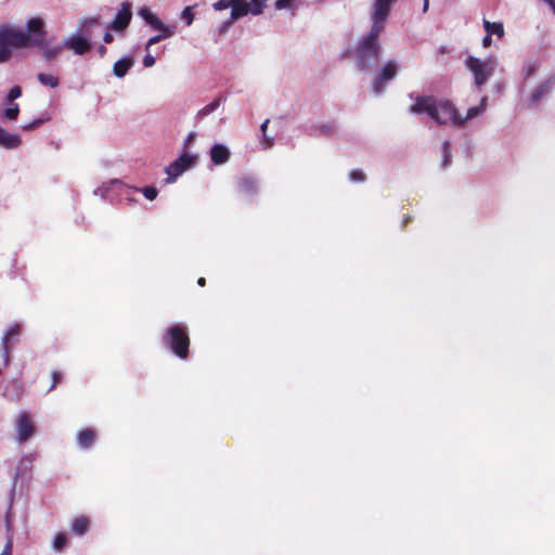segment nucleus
<instances>
[{
	"mask_svg": "<svg viewBox=\"0 0 555 555\" xmlns=\"http://www.w3.org/2000/svg\"><path fill=\"white\" fill-rule=\"evenodd\" d=\"M410 111L416 115L426 113L438 125H447L448 122H452L457 127L464 125L463 117L459 114L454 104L449 100L437 101L431 95H420L416 96L414 104L410 107Z\"/></svg>",
	"mask_w": 555,
	"mask_h": 555,
	"instance_id": "obj_1",
	"label": "nucleus"
},
{
	"mask_svg": "<svg viewBox=\"0 0 555 555\" xmlns=\"http://www.w3.org/2000/svg\"><path fill=\"white\" fill-rule=\"evenodd\" d=\"M382 31H378L376 27H371L369 34L359 41L356 53L360 70L370 69L379 61L382 47L378 37Z\"/></svg>",
	"mask_w": 555,
	"mask_h": 555,
	"instance_id": "obj_2",
	"label": "nucleus"
},
{
	"mask_svg": "<svg viewBox=\"0 0 555 555\" xmlns=\"http://www.w3.org/2000/svg\"><path fill=\"white\" fill-rule=\"evenodd\" d=\"M162 340L164 346L179 359L189 358L191 339L185 324L176 323L168 326L163 333Z\"/></svg>",
	"mask_w": 555,
	"mask_h": 555,
	"instance_id": "obj_3",
	"label": "nucleus"
},
{
	"mask_svg": "<svg viewBox=\"0 0 555 555\" xmlns=\"http://www.w3.org/2000/svg\"><path fill=\"white\" fill-rule=\"evenodd\" d=\"M29 40V36L24 30L2 25L0 27V63H5L11 59L12 49L30 47Z\"/></svg>",
	"mask_w": 555,
	"mask_h": 555,
	"instance_id": "obj_4",
	"label": "nucleus"
},
{
	"mask_svg": "<svg viewBox=\"0 0 555 555\" xmlns=\"http://www.w3.org/2000/svg\"><path fill=\"white\" fill-rule=\"evenodd\" d=\"M465 65L473 73L475 85L478 88H481L493 75L496 67V62L492 57L480 60L469 55L465 60Z\"/></svg>",
	"mask_w": 555,
	"mask_h": 555,
	"instance_id": "obj_5",
	"label": "nucleus"
},
{
	"mask_svg": "<svg viewBox=\"0 0 555 555\" xmlns=\"http://www.w3.org/2000/svg\"><path fill=\"white\" fill-rule=\"evenodd\" d=\"M26 29L27 31L25 33L30 38L29 46L43 47L47 35L43 20L40 17H31L26 24Z\"/></svg>",
	"mask_w": 555,
	"mask_h": 555,
	"instance_id": "obj_6",
	"label": "nucleus"
},
{
	"mask_svg": "<svg viewBox=\"0 0 555 555\" xmlns=\"http://www.w3.org/2000/svg\"><path fill=\"white\" fill-rule=\"evenodd\" d=\"M396 0H376L372 14V27H376L378 31H383L385 23L390 12V8Z\"/></svg>",
	"mask_w": 555,
	"mask_h": 555,
	"instance_id": "obj_7",
	"label": "nucleus"
},
{
	"mask_svg": "<svg viewBox=\"0 0 555 555\" xmlns=\"http://www.w3.org/2000/svg\"><path fill=\"white\" fill-rule=\"evenodd\" d=\"M131 17H132L131 4L129 2H122L121 8L119 9L115 18L108 26V29L115 30V31H124L128 27V25L131 21Z\"/></svg>",
	"mask_w": 555,
	"mask_h": 555,
	"instance_id": "obj_8",
	"label": "nucleus"
},
{
	"mask_svg": "<svg viewBox=\"0 0 555 555\" xmlns=\"http://www.w3.org/2000/svg\"><path fill=\"white\" fill-rule=\"evenodd\" d=\"M397 75V64L395 61L387 62L382 72L375 77L373 88L376 93H380L385 83L391 79H393Z\"/></svg>",
	"mask_w": 555,
	"mask_h": 555,
	"instance_id": "obj_9",
	"label": "nucleus"
},
{
	"mask_svg": "<svg viewBox=\"0 0 555 555\" xmlns=\"http://www.w3.org/2000/svg\"><path fill=\"white\" fill-rule=\"evenodd\" d=\"M17 440L23 443L35 433V425L29 413H22L16 422Z\"/></svg>",
	"mask_w": 555,
	"mask_h": 555,
	"instance_id": "obj_10",
	"label": "nucleus"
},
{
	"mask_svg": "<svg viewBox=\"0 0 555 555\" xmlns=\"http://www.w3.org/2000/svg\"><path fill=\"white\" fill-rule=\"evenodd\" d=\"M212 7L216 11H222L231 7V22L247 15V8L241 3V0H219Z\"/></svg>",
	"mask_w": 555,
	"mask_h": 555,
	"instance_id": "obj_11",
	"label": "nucleus"
},
{
	"mask_svg": "<svg viewBox=\"0 0 555 555\" xmlns=\"http://www.w3.org/2000/svg\"><path fill=\"white\" fill-rule=\"evenodd\" d=\"M63 47L73 50L77 55H83L92 48L88 39L81 36L69 37L64 40Z\"/></svg>",
	"mask_w": 555,
	"mask_h": 555,
	"instance_id": "obj_12",
	"label": "nucleus"
},
{
	"mask_svg": "<svg viewBox=\"0 0 555 555\" xmlns=\"http://www.w3.org/2000/svg\"><path fill=\"white\" fill-rule=\"evenodd\" d=\"M22 144L20 135L10 133L4 128L0 127V146L7 150L17 149Z\"/></svg>",
	"mask_w": 555,
	"mask_h": 555,
	"instance_id": "obj_13",
	"label": "nucleus"
},
{
	"mask_svg": "<svg viewBox=\"0 0 555 555\" xmlns=\"http://www.w3.org/2000/svg\"><path fill=\"white\" fill-rule=\"evenodd\" d=\"M211 162L216 165H222L230 158L229 150L222 144H215L210 150Z\"/></svg>",
	"mask_w": 555,
	"mask_h": 555,
	"instance_id": "obj_14",
	"label": "nucleus"
},
{
	"mask_svg": "<svg viewBox=\"0 0 555 555\" xmlns=\"http://www.w3.org/2000/svg\"><path fill=\"white\" fill-rule=\"evenodd\" d=\"M237 190L242 194L251 195L257 190V182L250 176H243L237 181Z\"/></svg>",
	"mask_w": 555,
	"mask_h": 555,
	"instance_id": "obj_15",
	"label": "nucleus"
},
{
	"mask_svg": "<svg viewBox=\"0 0 555 555\" xmlns=\"http://www.w3.org/2000/svg\"><path fill=\"white\" fill-rule=\"evenodd\" d=\"M89 528H90V518L85 515H80V516L74 518L72 521V531L76 535H83L85 533L88 532Z\"/></svg>",
	"mask_w": 555,
	"mask_h": 555,
	"instance_id": "obj_16",
	"label": "nucleus"
},
{
	"mask_svg": "<svg viewBox=\"0 0 555 555\" xmlns=\"http://www.w3.org/2000/svg\"><path fill=\"white\" fill-rule=\"evenodd\" d=\"M95 436L96 434L92 428H85L77 435L78 444L83 449H88L93 444Z\"/></svg>",
	"mask_w": 555,
	"mask_h": 555,
	"instance_id": "obj_17",
	"label": "nucleus"
},
{
	"mask_svg": "<svg viewBox=\"0 0 555 555\" xmlns=\"http://www.w3.org/2000/svg\"><path fill=\"white\" fill-rule=\"evenodd\" d=\"M133 65L132 57H122L114 63L113 73L116 77H124Z\"/></svg>",
	"mask_w": 555,
	"mask_h": 555,
	"instance_id": "obj_18",
	"label": "nucleus"
},
{
	"mask_svg": "<svg viewBox=\"0 0 555 555\" xmlns=\"http://www.w3.org/2000/svg\"><path fill=\"white\" fill-rule=\"evenodd\" d=\"M551 91V81H545L538 86L530 95V104H538Z\"/></svg>",
	"mask_w": 555,
	"mask_h": 555,
	"instance_id": "obj_19",
	"label": "nucleus"
},
{
	"mask_svg": "<svg viewBox=\"0 0 555 555\" xmlns=\"http://www.w3.org/2000/svg\"><path fill=\"white\" fill-rule=\"evenodd\" d=\"M267 1L268 0H241V3L247 8V14L259 15L266 8Z\"/></svg>",
	"mask_w": 555,
	"mask_h": 555,
	"instance_id": "obj_20",
	"label": "nucleus"
},
{
	"mask_svg": "<svg viewBox=\"0 0 555 555\" xmlns=\"http://www.w3.org/2000/svg\"><path fill=\"white\" fill-rule=\"evenodd\" d=\"M21 334V326L18 324H15L13 325L4 335V337L2 338V345H3V350L5 353H9L10 352V344L11 341L18 337Z\"/></svg>",
	"mask_w": 555,
	"mask_h": 555,
	"instance_id": "obj_21",
	"label": "nucleus"
},
{
	"mask_svg": "<svg viewBox=\"0 0 555 555\" xmlns=\"http://www.w3.org/2000/svg\"><path fill=\"white\" fill-rule=\"evenodd\" d=\"M482 26L486 30V33H489V35H496L499 38H502L504 36V27L502 23L496 22H489L487 20H483Z\"/></svg>",
	"mask_w": 555,
	"mask_h": 555,
	"instance_id": "obj_22",
	"label": "nucleus"
},
{
	"mask_svg": "<svg viewBox=\"0 0 555 555\" xmlns=\"http://www.w3.org/2000/svg\"><path fill=\"white\" fill-rule=\"evenodd\" d=\"M141 15L146 21V23L155 29L167 27L155 14L151 13L147 10H142Z\"/></svg>",
	"mask_w": 555,
	"mask_h": 555,
	"instance_id": "obj_23",
	"label": "nucleus"
},
{
	"mask_svg": "<svg viewBox=\"0 0 555 555\" xmlns=\"http://www.w3.org/2000/svg\"><path fill=\"white\" fill-rule=\"evenodd\" d=\"M37 78L41 85L48 86L50 88H56L60 85L57 77L44 73H39Z\"/></svg>",
	"mask_w": 555,
	"mask_h": 555,
	"instance_id": "obj_24",
	"label": "nucleus"
},
{
	"mask_svg": "<svg viewBox=\"0 0 555 555\" xmlns=\"http://www.w3.org/2000/svg\"><path fill=\"white\" fill-rule=\"evenodd\" d=\"M486 105H487V98L483 96L481 99V103L479 106H474V107L468 108L466 116L463 117L464 121L477 117L479 114H481L486 109Z\"/></svg>",
	"mask_w": 555,
	"mask_h": 555,
	"instance_id": "obj_25",
	"label": "nucleus"
},
{
	"mask_svg": "<svg viewBox=\"0 0 555 555\" xmlns=\"http://www.w3.org/2000/svg\"><path fill=\"white\" fill-rule=\"evenodd\" d=\"M158 30H162V34L151 37L146 43V49H149L151 46L159 42L160 40L171 37L173 35V31L169 27L159 28Z\"/></svg>",
	"mask_w": 555,
	"mask_h": 555,
	"instance_id": "obj_26",
	"label": "nucleus"
},
{
	"mask_svg": "<svg viewBox=\"0 0 555 555\" xmlns=\"http://www.w3.org/2000/svg\"><path fill=\"white\" fill-rule=\"evenodd\" d=\"M166 171L169 177L177 178L178 176L185 171V166L180 165L177 160H175L167 167Z\"/></svg>",
	"mask_w": 555,
	"mask_h": 555,
	"instance_id": "obj_27",
	"label": "nucleus"
},
{
	"mask_svg": "<svg viewBox=\"0 0 555 555\" xmlns=\"http://www.w3.org/2000/svg\"><path fill=\"white\" fill-rule=\"evenodd\" d=\"M67 543V537L65 533L60 532L54 537L53 547L55 551H62Z\"/></svg>",
	"mask_w": 555,
	"mask_h": 555,
	"instance_id": "obj_28",
	"label": "nucleus"
},
{
	"mask_svg": "<svg viewBox=\"0 0 555 555\" xmlns=\"http://www.w3.org/2000/svg\"><path fill=\"white\" fill-rule=\"evenodd\" d=\"M63 48H64L63 46H57V47L46 49L43 51L42 55L46 60H49V61L53 60L63 51Z\"/></svg>",
	"mask_w": 555,
	"mask_h": 555,
	"instance_id": "obj_29",
	"label": "nucleus"
},
{
	"mask_svg": "<svg viewBox=\"0 0 555 555\" xmlns=\"http://www.w3.org/2000/svg\"><path fill=\"white\" fill-rule=\"evenodd\" d=\"M20 114L18 104L14 103L11 107H8L3 111V116L7 119L15 120Z\"/></svg>",
	"mask_w": 555,
	"mask_h": 555,
	"instance_id": "obj_30",
	"label": "nucleus"
},
{
	"mask_svg": "<svg viewBox=\"0 0 555 555\" xmlns=\"http://www.w3.org/2000/svg\"><path fill=\"white\" fill-rule=\"evenodd\" d=\"M180 165L185 166V170L189 169L196 160L195 156L190 155L189 153L182 154L178 159H176Z\"/></svg>",
	"mask_w": 555,
	"mask_h": 555,
	"instance_id": "obj_31",
	"label": "nucleus"
},
{
	"mask_svg": "<svg viewBox=\"0 0 555 555\" xmlns=\"http://www.w3.org/2000/svg\"><path fill=\"white\" fill-rule=\"evenodd\" d=\"M268 124H269V119H266L261 126H260V130L262 132V135H263V144H264V149H269L273 145V139L272 138H269L267 137V127H268Z\"/></svg>",
	"mask_w": 555,
	"mask_h": 555,
	"instance_id": "obj_32",
	"label": "nucleus"
},
{
	"mask_svg": "<svg viewBox=\"0 0 555 555\" xmlns=\"http://www.w3.org/2000/svg\"><path fill=\"white\" fill-rule=\"evenodd\" d=\"M442 154H443V167H447L451 163L450 143L448 141H444L442 143Z\"/></svg>",
	"mask_w": 555,
	"mask_h": 555,
	"instance_id": "obj_33",
	"label": "nucleus"
},
{
	"mask_svg": "<svg viewBox=\"0 0 555 555\" xmlns=\"http://www.w3.org/2000/svg\"><path fill=\"white\" fill-rule=\"evenodd\" d=\"M349 179L353 182H363L366 179V176L362 170L353 169L349 173Z\"/></svg>",
	"mask_w": 555,
	"mask_h": 555,
	"instance_id": "obj_34",
	"label": "nucleus"
},
{
	"mask_svg": "<svg viewBox=\"0 0 555 555\" xmlns=\"http://www.w3.org/2000/svg\"><path fill=\"white\" fill-rule=\"evenodd\" d=\"M220 105V99H215L211 103L207 104L205 107L201 109L202 115H208L217 109Z\"/></svg>",
	"mask_w": 555,
	"mask_h": 555,
	"instance_id": "obj_35",
	"label": "nucleus"
},
{
	"mask_svg": "<svg viewBox=\"0 0 555 555\" xmlns=\"http://www.w3.org/2000/svg\"><path fill=\"white\" fill-rule=\"evenodd\" d=\"M48 118H37L35 120H33L29 124H26V125H23L22 126V129L24 131H30V130H34L38 127H40Z\"/></svg>",
	"mask_w": 555,
	"mask_h": 555,
	"instance_id": "obj_36",
	"label": "nucleus"
},
{
	"mask_svg": "<svg viewBox=\"0 0 555 555\" xmlns=\"http://www.w3.org/2000/svg\"><path fill=\"white\" fill-rule=\"evenodd\" d=\"M142 193L147 199L153 201L157 197L158 191L154 186H145L142 189Z\"/></svg>",
	"mask_w": 555,
	"mask_h": 555,
	"instance_id": "obj_37",
	"label": "nucleus"
},
{
	"mask_svg": "<svg viewBox=\"0 0 555 555\" xmlns=\"http://www.w3.org/2000/svg\"><path fill=\"white\" fill-rule=\"evenodd\" d=\"M192 10L193 7H185L182 11V18L185 21L186 25H191L194 20Z\"/></svg>",
	"mask_w": 555,
	"mask_h": 555,
	"instance_id": "obj_38",
	"label": "nucleus"
},
{
	"mask_svg": "<svg viewBox=\"0 0 555 555\" xmlns=\"http://www.w3.org/2000/svg\"><path fill=\"white\" fill-rule=\"evenodd\" d=\"M51 377H52V384L49 388V391L50 390H53L54 388H56V386L61 383V380L63 379V374L60 372V371H53L51 373Z\"/></svg>",
	"mask_w": 555,
	"mask_h": 555,
	"instance_id": "obj_39",
	"label": "nucleus"
},
{
	"mask_svg": "<svg viewBox=\"0 0 555 555\" xmlns=\"http://www.w3.org/2000/svg\"><path fill=\"white\" fill-rule=\"evenodd\" d=\"M295 1L296 0H276L275 1V9L276 10H283V9L293 8Z\"/></svg>",
	"mask_w": 555,
	"mask_h": 555,
	"instance_id": "obj_40",
	"label": "nucleus"
},
{
	"mask_svg": "<svg viewBox=\"0 0 555 555\" xmlns=\"http://www.w3.org/2000/svg\"><path fill=\"white\" fill-rule=\"evenodd\" d=\"M22 95V89L21 87L18 86H14L13 88H11V90L9 91V94H8V98L10 100H15L17 98H20Z\"/></svg>",
	"mask_w": 555,
	"mask_h": 555,
	"instance_id": "obj_41",
	"label": "nucleus"
},
{
	"mask_svg": "<svg viewBox=\"0 0 555 555\" xmlns=\"http://www.w3.org/2000/svg\"><path fill=\"white\" fill-rule=\"evenodd\" d=\"M524 75L526 78H529L535 72V65L533 63H528L524 66Z\"/></svg>",
	"mask_w": 555,
	"mask_h": 555,
	"instance_id": "obj_42",
	"label": "nucleus"
},
{
	"mask_svg": "<svg viewBox=\"0 0 555 555\" xmlns=\"http://www.w3.org/2000/svg\"><path fill=\"white\" fill-rule=\"evenodd\" d=\"M320 129H321V132L324 133L325 135H331L336 130L335 126L332 124L322 125Z\"/></svg>",
	"mask_w": 555,
	"mask_h": 555,
	"instance_id": "obj_43",
	"label": "nucleus"
},
{
	"mask_svg": "<svg viewBox=\"0 0 555 555\" xmlns=\"http://www.w3.org/2000/svg\"><path fill=\"white\" fill-rule=\"evenodd\" d=\"M155 64V57L151 54H146L143 59V65L145 67H152Z\"/></svg>",
	"mask_w": 555,
	"mask_h": 555,
	"instance_id": "obj_44",
	"label": "nucleus"
},
{
	"mask_svg": "<svg viewBox=\"0 0 555 555\" xmlns=\"http://www.w3.org/2000/svg\"><path fill=\"white\" fill-rule=\"evenodd\" d=\"M491 43H492L491 35H489V33H487L486 36L482 39V46L485 48H488V47L491 46Z\"/></svg>",
	"mask_w": 555,
	"mask_h": 555,
	"instance_id": "obj_45",
	"label": "nucleus"
},
{
	"mask_svg": "<svg viewBox=\"0 0 555 555\" xmlns=\"http://www.w3.org/2000/svg\"><path fill=\"white\" fill-rule=\"evenodd\" d=\"M11 554H12V542H11V541H9V542L5 544V546H4V548H3V551H2V553H1L0 555H11Z\"/></svg>",
	"mask_w": 555,
	"mask_h": 555,
	"instance_id": "obj_46",
	"label": "nucleus"
},
{
	"mask_svg": "<svg viewBox=\"0 0 555 555\" xmlns=\"http://www.w3.org/2000/svg\"><path fill=\"white\" fill-rule=\"evenodd\" d=\"M113 40H114L113 35H112L109 31H106V33L104 34V36H103V41H104L105 43H111V42H113Z\"/></svg>",
	"mask_w": 555,
	"mask_h": 555,
	"instance_id": "obj_47",
	"label": "nucleus"
},
{
	"mask_svg": "<svg viewBox=\"0 0 555 555\" xmlns=\"http://www.w3.org/2000/svg\"><path fill=\"white\" fill-rule=\"evenodd\" d=\"M107 52V48L104 44L98 47V54L100 57H103Z\"/></svg>",
	"mask_w": 555,
	"mask_h": 555,
	"instance_id": "obj_48",
	"label": "nucleus"
},
{
	"mask_svg": "<svg viewBox=\"0 0 555 555\" xmlns=\"http://www.w3.org/2000/svg\"><path fill=\"white\" fill-rule=\"evenodd\" d=\"M544 1L550 5L551 10L555 14V0H544Z\"/></svg>",
	"mask_w": 555,
	"mask_h": 555,
	"instance_id": "obj_49",
	"label": "nucleus"
},
{
	"mask_svg": "<svg viewBox=\"0 0 555 555\" xmlns=\"http://www.w3.org/2000/svg\"><path fill=\"white\" fill-rule=\"evenodd\" d=\"M412 220V217L410 215H405L403 218V227H406V224Z\"/></svg>",
	"mask_w": 555,
	"mask_h": 555,
	"instance_id": "obj_50",
	"label": "nucleus"
},
{
	"mask_svg": "<svg viewBox=\"0 0 555 555\" xmlns=\"http://www.w3.org/2000/svg\"><path fill=\"white\" fill-rule=\"evenodd\" d=\"M197 284H198L199 286H205V285H206V279H205V278H199V279L197 280Z\"/></svg>",
	"mask_w": 555,
	"mask_h": 555,
	"instance_id": "obj_51",
	"label": "nucleus"
},
{
	"mask_svg": "<svg viewBox=\"0 0 555 555\" xmlns=\"http://www.w3.org/2000/svg\"><path fill=\"white\" fill-rule=\"evenodd\" d=\"M429 0H424V8L423 10L426 11L428 9Z\"/></svg>",
	"mask_w": 555,
	"mask_h": 555,
	"instance_id": "obj_52",
	"label": "nucleus"
}]
</instances>
